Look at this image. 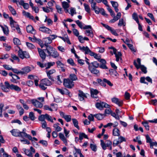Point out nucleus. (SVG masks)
I'll list each match as a JSON object with an SVG mask.
<instances>
[{
	"label": "nucleus",
	"instance_id": "obj_54",
	"mask_svg": "<svg viewBox=\"0 0 157 157\" xmlns=\"http://www.w3.org/2000/svg\"><path fill=\"white\" fill-rule=\"evenodd\" d=\"M65 120L67 122H69L71 120V116L66 115L65 116H64V118Z\"/></svg>",
	"mask_w": 157,
	"mask_h": 157
},
{
	"label": "nucleus",
	"instance_id": "obj_55",
	"mask_svg": "<svg viewBox=\"0 0 157 157\" xmlns=\"http://www.w3.org/2000/svg\"><path fill=\"white\" fill-rule=\"evenodd\" d=\"M75 22L81 29H82L83 28V25L82 22H80L79 20H78L77 21H75Z\"/></svg>",
	"mask_w": 157,
	"mask_h": 157
},
{
	"label": "nucleus",
	"instance_id": "obj_5",
	"mask_svg": "<svg viewBox=\"0 0 157 157\" xmlns=\"http://www.w3.org/2000/svg\"><path fill=\"white\" fill-rule=\"evenodd\" d=\"M95 106L97 109L102 110L103 108H109L110 105L105 102L101 101L100 102H97L95 104Z\"/></svg>",
	"mask_w": 157,
	"mask_h": 157
},
{
	"label": "nucleus",
	"instance_id": "obj_20",
	"mask_svg": "<svg viewBox=\"0 0 157 157\" xmlns=\"http://www.w3.org/2000/svg\"><path fill=\"white\" fill-rule=\"evenodd\" d=\"M22 13L23 15L25 16V17L28 18H29L30 19L32 20H33L35 22H36L33 16L31 15L29 12H26L25 11H23Z\"/></svg>",
	"mask_w": 157,
	"mask_h": 157
},
{
	"label": "nucleus",
	"instance_id": "obj_29",
	"mask_svg": "<svg viewBox=\"0 0 157 157\" xmlns=\"http://www.w3.org/2000/svg\"><path fill=\"white\" fill-rule=\"evenodd\" d=\"M126 23L125 21L124 20V19L121 18L120 19L118 23V25L119 26H125L126 25Z\"/></svg>",
	"mask_w": 157,
	"mask_h": 157
},
{
	"label": "nucleus",
	"instance_id": "obj_1",
	"mask_svg": "<svg viewBox=\"0 0 157 157\" xmlns=\"http://www.w3.org/2000/svg\"><path fill=\"white\" fill-rule=\"evenodd\" d=\"M44 51H46L48 55L49 56H52L54 58H56L59 56V54L55 49L52 46H47Z\"/></svg>",
	"mask_w": 157,
	"mask_h": 157
},
{
	"label": "nucleus",
	"instance_id": "obj_16",
	"mask_svg": "<svg viewBox=\"0 0 157 157\" xmlns=\"http://www.w3.org/2000/svg\"><path fill=\"white\" fill-rule=\"evenodd\" d=\"M112 101L118 105L119 106H122L123 104V101L121 100H119L118 99L116 98H113L112 99Z\"/></svg>",
	"mask_w": 157,
	"mask_h": 157
},
{
	"label": "nucleus",
	"instance_id": "obj_25",
	"mask_svg": "<svg viewBox=\"0 0 157 157\" xmlns=\"http://www.w3.org/2000/svg\"><path fill=\"white\" fill-rule=\"evenodd\" d=\"M110 2L112 5L113 7L114 8L115 11L116 12H118V9L117 7L118 6V4L117 2L111 1Z\"/></svg>",
	"mask_w": 157,
	"mask_h": 157
},
{
	"label": "nucleus",
	"instance_id": "obj_35",
	"mask_svg": "<svg viewBox=\"0 0 157 157\" xmlns=\"http://www.w3.org/2000/svg\"><path fill=\"white\" fill-rule=\"evenodd\" d=\"M142 124L145 127L147 130L148 131L149 130V126L148 124V121H144L143 122H142Z\"/></svg>",
	"mask_w": 157,
	"mask_h": 157
},
{
	"label": "nucleus",
	"instance_id": "obj_56",
	"mask_svg": "<svg viewBox=\"0 0 157 157\" xmlns=\"http://www.w3.org/2000/svg\"><path fill=\"white\" fill-rule=\"evenodd\" d=\"M68 63L71 65L72 66H74L75 64L74 62V61L72 59H70L67 60Z\"/></svg>",
	"mask_w": 157,
	"mask_h": 157
},
{
	"label": "nucleus",
	"instance_id": "obj_33",
	"mask_svg": "<svg viewBox=\"0 0 157 157\" xmlns=\"http://www.w3.org/2000/svg\"><path fill=\"white\" fill-rule=\"evenodd\" d=\"M122 54L120 52H117V53L115 55L116 57V61L118 62L119 61V59H121V56Z\"/></svg>",
	"mask_w": 157,
	"mask_h": 157
},
{
	"label": "nucleus",
	"instance_id": "obj_9",
	"mask_svg": "<svg viewBox=\"0 0 157 157\" xmlns=\"http://www.w3.org/2000/svg\"><path fill=\"white\" fill-rule=\"evenodd\" d=\"M38 52L40 57L42 59V62H44L46 57V54L45 53L44 51L45 49H41L40 48H38Z\"/></svg>",
	"mask_w": 157,
	"mask_h": 157
},
{
	"label": "nucleus",
	"instance_id": "obj_45",
	"mask_svg": "<svg viewBox=\"0 0 157 157\" xmlns=\"http://www.w3.org/2000/svg\"><path fill=\"white\" fill-rule=\"evenodd\" d=\"M56 8L57 10V12L59 13H62L63 12V11L62 8L61 7L57 5H56Z\"/></svg>",
	"mask_w": 157,
	"mask_h": 157
},
{
	"label": "nucleus",
	"instance_id": "obj_61",
	"mask_svg": "<svg viewBox=\"0 0 157 157\" xmlns=\"http://www.w3.org/2000/svg\"><path fill=\"white\" fill-rule=\"evenodd\" d=\"M112 111H111V109H110L109 108V109H105V113H104V114H105V116H106V114H111V113H112Z\"/></svg>",
	"mask_w": 157,
	"mask_h": 157
},
{
	"label": "nucleus",
	"instance_id": "obj_42",
	"mask_svg": "<svg viewBox=\"0 0 157 157\" xmlns=\"http://www.w3.org/2000/svg\"><path fill=\"white\" fill-rule=\"evenodd\" d=\"M27 135V134L25 132H21L20 131L19 137H21L23 139H24L25 138H26Z\"/></svg>",
	"mask_w": 157,
	"mask_h": 157
},
{
	"label": "nucleus",
	"instance_id": "obj_11",
	"mask_svg": "<svg viewBox=\"0 0 157 157\" xmlns=\"http://www.w3.org/2000/svg\"><path fill=\"white\" fill-rule=\"evenodd\" d=\"M133 64L137 69H138L140 68L142 71L144 73L146 74L147 73V68L144 66L142 65V66H140V67L138 66L135 60H134Z\"/></svg>",
	"mask_w": 157,
	"mask_h": 157
},
{
	"label": "nucleus",
	"instance_id": "obj_17",
	"mask_svg": "<svg viewBox=\"0 0 157 157\" xmlns=\"http://www.w3.org/2000/svg\"><path fill=\"white\" fill-rule=\"evenodd\" d=\"M79 93L78 94V96L79 97V99L81 101H83L84 99V98H87V96L86 94L84 93L82 91L79 90Z\"/></svg>",
	"mask_w": 157,
	"mask_h": 157
},
{
	"label": "nucleus",
	"instance_id": "obj_44",
	"mask_svg": "<svg viewBox=\"0 0 157 157\" xmlns=\"http://www.w3.org/2000/svg\"><path fill=\"white\" fill-rule=\"evenodd\" d=\"M45 114H42L40 116L38 117L39 121H41L42 122L45 121Z\"/></svg>",
	"mask_w": 157,
	"mask_h": 157
},
{
	"label": "nucleus",
	"instance_id": "obj_62",
	"mask_svg": "<svg viewBox=\"0 0 157 157\" xmlns=\"http://www.w3.org/2000/svg\"><path fill=\"white\" fill-rule=\"evenodd\" d=\"M13 71L17 74H21V71L18 70L17 69L12 68V70Z\"/></svg>",
	"mask_w": 157,
	"mask_h": 157
},
{
	"label": "nucleus",
	"instance_id": "obj_31",
	"mask_svg": "<svg viewBox=\"0 0 157 157\" xmlns=\"http://www.w3.org/2000/svg\"><path fill=\"white\" fill-rule=\"evenodd\" d=\"M72 121L74 126L78 129H79V127L78 126V122L77 119L75 118H73Z\"/></svg>",
	"mask_w": 157,
	"mask_h": 157
},
{
	"label": "nucleus",
	"instance_id": "obj_10",
	"mask_svg": "<svg viewBox=\"0 0 157 157\" xmlns=\"http://www.w3.org/2000/svg\"><path fill=\"white\" fill-rule=\"evenodd\" d=\"M43 41L44 43V45L47 47L48 46H51L49 44H50L52 42L51 38L50 36L46 37L43 39Z\"/></svg>",
	"mask_w": 157,
	"mask_h": 157
},
{
	"label": "nucleus",
	"instance_id": "obj_34",
	"mask_svg": "<svg viewBox=\"0 0 157 157\" xmlns=\"http://www.w3.org/2000/svg\"><path fill=\"white\" fill-rule=\"evenodd\" d=\"M69 78L71 81H75L78 79L76 75L74 74H72L70 75Z\"/></svg>",
	"mask_w": 157,
	"mask_h": 157
},
{
	"label": "nucleus",
	"instance_id": "obj_48",
	"mask_svg": "<svg viewBox=\"0 0 157 157\" xmlns=\"http://www.w3.org/2000/svg\"><path fill=\"white\" fill-rule=\"evenodd\" d=\"M0 87H1V89L5 92H7L8 91L7 89H9L6 86H4L3 85L2 83H1L0 85Z\"/></svg>",
	"mask_w": 157,
	"mask_h": 157
},
{
	"label": "nucleus",
	"instance_id": "obj_6",
	"mask_svg": "<svg viewBox=\"0 0 157 157\" xmlns=\"http://www.w3.org/2000/svg\"><path fill=\"white\" fill-rule=\"evenodd\" d=\"M5 85L8 89H10L11 90H14L18 92H20L21 91V88L18 86L14 85L12 84L10 85L8 82H5Z\"/></svg>",
	"mask_w": 157,
	"mask_h": 157
},
{
	"label": "nucleus",
	"instance_id": "obj_26",
	"mask_svg": "<svg viewBox=\"0 0 157 157\" xmlns=\"http://www.w3.org/2000/svg\"><path fill=\"white\" fill-rule=\"evenodd\" d=\"M33 41H35L36 42L39 44L41 48H42L44 45L43 42L40 39L37 38H35L33 39Z\"/></svg>",
	"mask_w": 157,
	"mask_h": 157
},
{
	"label": "nucleus",
	"instance_id": "obj_63",
	"mask_svg": "<svg viewBox=\"0 0 157 157\" xmlns=\"http://www.w3.org/2000/svg\"><path fill=\"white\" fill-rule=\"evenodd\" d=\"M56 90L57 91L59 92L62 94L63 95L66 93V90H64L63 89L57 88H56Z\"/></svg>",
	"mask_w": 157,
	"mask_h": 157
},
{
	"label": "nucleus",
	"instance_id": "obj_46",
	"mask_svg": "<svg viewBox=\"0 0 157 157\" xmlns=\"http://www.w3.org/2000/svg\"><path fill=\"white\" fill-rule=\"evenodd\" d=\"M62 6L65 9H67L69 7V4L66 2H63L62 3Z\"/></svg>",
	"mask_w": 157,
	"mask_h": 157
},
{
	"label": "nucleus",
	"instance_id": "obj_37",
	"mask_svg": "<svg viewBox=\"0 0 157 157\" xmlns=\"http://www.w3.org/2000/svg\"><path fill=\"white\" fill-rule=\"evenodd\" d=\"M59 124L58 123L54 124L53 125L54 127L55 128L58 132L61 131L62 130V128L59 126Z\"/></svg>",
	"mask_w": 157,
	"mask_h": 157
},
{
	"label": "nucleus",
	"instance_id": "obj_22",
	"mask_svg": "<svg viewBox=\"0 0 157 157\" xmlns=\"http://www.w3.org/2000/svg\"><path fill=\"white\" fill-rule=\"evenodd\" d=\"M12 134L15 137L19 136L20 131L17 129H13L10 131Z\"/></svg>",
	"mask_w": 157,
	"mask_h": 157
},
{
	"label": "nucleus",
	"instance_id": "obj_51",
	"mask_svg": "<svg viewBox=\"0 0 157 157\" xmlns=\"http://www.w3.org/2000/svg\"><path fill=\"white\" fill-rule=\"evenodd\" d=\"M57 66L58 67L61 68L62 67H64V64L62 63L60 61H58L56 62Z\"/></svg>",
	"mask_w": 157,
	"mask_h": 157
},
{
	"label": "nucleus",
	"instance_id": "obj_12",
	"mask_svg": "<svg viewBox=\"0 0 157 157\" xmlns=\"http://www.w3.org/2000/svg\"><path fill=\"white\" fill-rule=\"evenodd\" d=\"M89 70L91 73L95 74L97 76L99 75L100 74V72L99 70L96 69V68H94L92 66L88 67Z\"/></svg>",
	"mask_w": 157,
	"mask_h": 157
},
{
	"label": "nucleus",
	"instance_id": "obj_4",
	"mask_svg": "<svg viewBox=\"0 0 157 157\" xmlns=\"http://www.w3.org/2000/svg\"><path fill=\"white\" fill-rule=\"evenodd\" d=\"M63 85L68 88L71 89L74 86V82L70 79H64L63 80Z\"/></svg>",
	"mask_w": 157,
	"mask_h": 157
},
{
	"label": "nucleus",
	"instance_id": "obj_24",
	"mask_svg": "<svg viewBox=\"0 0 157 157\" xmlns=\"http://www.w3.org/2000/svg\"><path fill=\"white\" fill-rule=\"evenodd\" d=\"M92 30V29L86 30L85 31V34L91 38L93 37L94 35Z\"/></svg>",
	"mask_w": 157,
	"mask_h": 157
},
{
	"label": "nucleus",
	"instance_id": "obj_60",
	"mask_svg": "<svg viewBox=\"0 0 157 157\" xmlns=\"http://www.w3.org/2000/svg\"><path fill=\"white\" fill-rule=\"evenodd\" d=\"M4 106V104L2 103L0 104V117H2V109Z\"/></svg>",
	"mask_w": 157,
	"mask_h": 157
},
{
	"label": "nucleus",
	"instance_id": "obj_36",
	"mask_svg": "<svg viewBox=\"0 0 157 157\" xmlns=\"http://www.w3.org/2000/svg\"><path fill=\"white\" fill-rule=\"evenodd\" d=\"M8 8L10 11L13 15H16V12L15 10L11 6H9Z\"/></svg>",
	"mask_w": 157,
	"mask_h": 157
},
{
	"label": "nucleus",
	"instance_id": "obj_38",
	"mask_svg": "<svg viewBox=\"0 0 157 157\" xmlns=\"http://www.w3.org/2000/svg\"><path fill=\"white\" fill-rule=\"evenodd\" d=\"M18 54L20 58L23 59H24V51H23L22 50L20 49L18 52Z\"/></svg>",
	"mask_w": 157,
	"mask_h": 157
},
{
	"label": "nucleus",
	"instance_id": "obj_15",
	"mask_svg": "<svg viewBox=\"0 0 157 157\" xmlns=\"http://www.w3.org/2000/svg\"><path fill=\"white\" fill-rule=\"evenodd\" d=\"M99 62L101 63V64L100 65H99V67L102 69H108V67L106 65V62L105 59H101L99 60Z\"/></svg>",
	"mask_w": 157,
	"mask_h": 157
},
{
	"label": "nucleus",
	"instance_id": "obj_7",
	"mask_svg": "<svg viewBox=\"0 0 157 157\" xmlns=\"http://www.w3.org/2000/svg\"><path fill=\"white\" fill-rule=\"evenodd\" d=\"M100 141L101 142V146L102 149L104 150L106 149V147H109V146H110L112 145V142L110 140H108L106 141V143H105L102 140H101Z\"/></svg>",
	"mask_w": 157,
	"mask_h": 157
},
{
	"label": "nucleus",
	"instance_id": "obj_27",
	"mask_svg": "<svg viewBox=\"0 0 157 157\" xmlns=\"http://www.w3.org/2000/svg\"><path fill=\"white\" fill-rule=\"evenodd\" d=\"M0 26L2 28L4 34L6 35H8L9 34V29L8 27L6 25H5V27L2 25H0Z\"/></svg>",
	"mask_w": 157,
	"mask_h": 157
},
{
	"label": "nucleus",
	"instance_id": "obj_41",
	"mask_svg": "<svg viewBox=\"0 0 157 157\" xmlns=\"http://www.w3.org/2000/svg\"><path fill=\"white\" fill-rule=\"evenodd\" d=\"M132 17L133 19H134L137 23H139V21L137 13H134L132 15Z\"/></svg>",
	"mask_w": 157,
	"mask_h": 157
},
{
	"label": "nucleus",
	"instance_id": "obj_21",
	"mask_svg": "<svg viewBox=\"0 0 157 157\" xmlns=\"http://www.w3.org/2000/svg\"><path fill=\"white\" fill-rule=\"evenodd\" d=\"M21 75H23L31 71V68L29 67H26L21 69Z\"/></svg>",
	"mask_w": 157,
	"mask_h": 157
},
{
	"label": "nucleus",
	"instance_id": "obj_52",
	"mask_svg": "<svg viewBox=\"0 0 157 157\" xmlns=\"http://www.w3.org/2000/svg\"><path fill=\"white\" fill-rule=\"evenodd\" d=\"M26 44L27 46L30 49H33L35 48V46L31 43L27 42Z\"/></svg>",
	"mask_w": 157,
	"mask_h": 157
},
{
	"label": "nucleus",
	"instance_id": "obj_64",
	"mask_svg": "<svg viewBox=\"0 0 157 157\" xmlns=\"http://www.w3.org/2000/svg\"><path fill=\"white\" fill-rule=\"evenodd\" d=\"M39 143L42 144L43 145L46 147L48 145V143L46 140H40L39 141Z\"/></svg>",
	"mask_w": 157,
	"mask_h": 157
},
{
	"label": "nucleus",
	"instance_id": "obj_43",
	"mask_svg": "<svg viewBox=\"0 0 157 157\" xmlns=\"http://www.w3.org/2000/svg\"><path fill=\"white\" fill-rule=\"evenodd\" d=\"M90 64H92L94 68H97L99 66V63L97 61H94L91 63Z\"/></svg>",
	"mask_w": 157,
	"mask_h": 157
},
{
	"label": "nucleus",
	"instance_id": "obj_47",
	"mask_svg": "<svg viewBox=\"0 0 157 157\" xmlns=\"http://www.w3.org/2000/svg\"><path fill=\"white\" fill-rule=\"evenodd\" d=\"M45 119L51 122L52 123L53 122V121L52 117L51 116H49L47 114H45Z\"/></svg>",
	"mask_w": 157,
	"mask_h": 157
},
{
	"label": "nucleus",
	"instance_id": "obj_57",
	"mask_svg": "<svg viewBox=\"0 0 157 157\" xmlns=\"http://www.w3.org/2000/svg\"><path fill=\"white\" fill-rule=\"evenodd\" d=\"M3 67L6 70H12V67L8 65L4 64L3 65Z\"/></svg>",
	"mask_w": 157,
	"mask_h": 157
},
{
	"label": "nucleus",
	"instance_id": "obj_32",
	"mask_svg": "<svg viewBox=\"0 0 157 157\" xmlns=\"http://www.w3.org/2000/svg\"><path fill=\"white\" fill-rule=\"evenodd\" d=\"M113 133L114 136H119L120 135V131L117 128H115L113 129Z\"/></svg>",
	"mask_w": 157,
	"mask_h": 157
},
{
	"label": "nucleus",
	"instance_id": "obj_14",
	"mask_svg": "<svg viewBox=\"0 0 157 157\" xmlns=\"http://www.w3.org/2000/svg\"><path fill=\"white\" fill-rule=\"evenodd\" d=\"M90 91L92 97L95 98H98V97L97 95L98 93V91L97 90L91 89H90Z\"/></svg>",
	"mask_w": 157,
	"mask_h": 157
},
{
	"label": "nucleus",
	"instance_id": "obj_28",
	"mask_svg": "<svg viewBox=\"0 0 157 157\" xmlns=\"http://www.w3.org/2000/svg\"><path fill=\"white\" fill-rule=\"evenodd\" d=\"M23 150L25 155L29 157H33V154L29 150L26 149L25 148H23Z\"/></svg>",
	"mask_w": 157,
	"mask_h": 157
},
{
	"label": "nucleus",
	"instance_id": "obj_19",
	"mask_svg": "<svg viewBox=\"0 0 157 157\" xmlns=\"http://www.w3.org/2000/svg\"><path fill=\"white\" fill-rule=\"evenodd\" d=\"M26 30L28 33L32 34H35L36 33V30L33 29L31 25H29L26 27Z\"/></svg>",
	"mask_w": 157,
	"mask_h": 157
},
{
	"label": "nucleus",
	"instance_id": "obj_50",
	"mask_svg": "<svg viewBox=\"0 0 157 157\" xmlns=\"http://www.w3.org/2000/svg\"><path fill=\"white\" fill-rule=\"evenodd\" d=\"M127 45L132 51L134 52H136V50L134 49L133 45L132 44H127Z\"/></svg>",
	"mask_w": 157,
	"mask_h": 157
},
{
	"label": "nucleus",
	"instance_id": "obj_58",
	"mask_svg": "<svg viewBox=\"0 0 157 157\" xmlns=\"http://www.w3.org/2000/svg\"><path fill=\"white\" fill-rule=\"evenodd\" d=\"M20 141L21 142H23L24 144H30V142L24 138L22 140H21Z\"/></svg>",
	"mask_w": 157,
	"mask_h": 157
},
{
	"label": "nucleus",
	"instance_id": "obj_59",
	"mask_svg": "<svg viewBox=\"0 0 157 157\" xmlns=\"http://www.w3.org/2000/svg\"><path fill=\"white\" fill-rule=\"evenodd\" d=\"M90 147L91 148L93 151H97V146L95 145L91 144Z\"/></svg>",
	"mask_w": 157,
	"mask_h": 157
},
{
	"label": "nucleus",
	"instance_id": "obj_8",
	"mask_svg": "<svg viewBox=\"0 0 157 157\" xmlns=\"http://www.w3.org/2000/svg\"><path fill=\"white\" fill-rule=\"evenodd\" d=\"M31 101L34 106L36 108H41L43 106V104L36 99H33Z\"/></svg>",
	"mask_w": 157,
	"mask_h": 157
},
{
	"label": "nucleus",
	"instance_id": "obj_3",
	"mask_svg": "<svg viewBox=\"0 0 157 157\" xmlns=\"http://www.w3.org/2000/svg\"><path fill=\"white\" fill-rule=\"evenodd\" d=\"M52 84V83L50 80L47 78H45L40 80L39 86L41 89L44 90L47 88V87L45 86L44 85L48 86H50Z\"/></svg>",
	"mask_w": 157,
	"mask_h": 157
},
{
	"label": "nucleus",
	"instance_id": "obj_18",
	"mask_svg": "<svg viewBox=\"0 0 157 157\" xmlns=\"http://www.w3.org/2000/svg\"><path fill=\"white\" fill-rule=\"evenodd\" d=\"M56 72L55 69H53L49 70L47 72V76L48 78L52 81H54V78L51 76V75L54 73Z\"/></svg>",
	"mask_w": 157,
	"mask_h": 157
},
{
	"label": "nucleus",
	"instance_id": "obj_23",
	"mask_svg": "<svg viewBox=\"0 0 157 157\" xmlns=\"http://www.w3.org/2000/svg\"><path fill=\"white\" fill-rule=\"evenodd\" d=\"M109 73L110 75L113 77H117L119 74L116 71V70L111 69L109 70Z\"/></svg>",
	"mask_w": 157,
	"mask_h": 157
},
{
	"label": "nucleus",
	"instance_id": "obj_2",
	"mask_svg": "<svg viewBox=\"0 0 157 157\" xmlns=\"http://www.w3.org/2000/svg\"><path fill=\"white\" fill-rule=\"evenodd\" d=\"M79 47L80 50L85 52V53L86 54H89L91 56H94V58L98 59L99 61V60L101 59L96 54L91 52L88 47L83 46L82 47L79 46Z\"/></svg>",
	"mask_w": 157,
	"mask_h": 157
},
{
	"label": "nucleus",
	"instance_id": "obj_30",
	"mask_svg": "<svg viewBox=\"0 0 157 157\" xmlns=\"http://www.w3.org/2000/svg\"><path fill=\"white\" fill-rule=\"evenodd\" d=\"M105 114L99 113L94 115V116L98 120L102 119L105 116Z\"/></svg>",
	"mask_w": 157,
	"mask_h": 157
},
{
	"label": "nucleus",
	"instance_id": "obj_53",
	"mask_svg": "<svg viewBox=\"0 0 157 157\" xmlns=\"http://www.w3.org/2000/svg\"><path fill=\"white\" fill-rule=\"evenodd\" d=\"M29 117L32 121H33L35 120V116L34 113L33 112H30L29 113Z\"/></svg>",
	"mask_w": 157,
	"mask_h": 157
},
{
	"label": "nucleus",
	"instance_id": "obj_40",
	"mask_svg": "<svg viewBox=\"0 0 157 157\" xmlns=\"http://www.w3.org/2000/svg\"><path fill=\"white\" fill-rule=\"evenodd\" d=\"M55 64L54 62H48L45 64L46 68V69L49 68L53 66Z\"/></svg>",
	"mask_w": 157,
	"mask_h": 157
},
{
	"label": "nucleus",
	"instance_id": "obj_13",
	"mask_svg": "<svg viewBox=\"0 0 157 157\" xmlns=\"http://www.w3.org/2000/svg\"><path fill=\"white\" fill-rule=\"evenodd\" d=\"M39 30L42 32L48 34H51L52 32L50 29L44 26L40 27L39 28Z\"/></svg>",
	"mask_w": 157,
	"mask_h": 157
},
{
	"label": "nucleus",
	"instance_id": "obj_39",
	"mask_svg": "<svg viewBox=\"0 0 157 157\" xmlns=\"http://www.w3.org/2000/svg\"><path fill=\"white\" fill-rule=\"evenodd\" d=\"M84 6L85 9L86 11L88 13H90V10L89 6L85 3L84 4Z\"/></svg>",
	"mask_w": 157,
	"mask_h": 157
},
{
	"label": "nucleus",
	"instance_id": "obj_49",
	"mask_svg": "<svg viewBox=\"0 0 157 157\" xmlns=\"http://www.w3.org/2000/svg\"><path fill=\"white\" fill-rule=\"evenodd\" d=\"M13 42L15 44L18 45L20 44V40L16 38H14L13 39Z\"/></svg>",
	"mask_w": 157,
	"mask_h": 157
}]
</instances>
